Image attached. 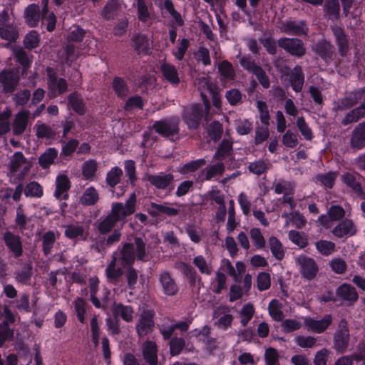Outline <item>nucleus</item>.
Listing matches in <instances>:
<instances>
[{
    "mask_svg": "<svg viewBox=\"0 0 365 365\" xmlns=\"http://www.w3.org/2000/svg\"><path fill=\"white\" fill-rule=\"evenodd\" d=\"M324 16L333 21L340 19V4L339 0H324L323 5Z\"/></svg>",
    "mask_w": 365,
    "mask_h": 365,
    "instance_id": "23",
    "label": "nucleus"
},
{
    "mask_svg": "<svg viewBox=\"0 0 365 365\" xmlns=\"http://www.w3.org/2000/svg\"><path fill=\"white\" fill-rule=\"evenodd\" d=\"M135 207L136 195L133 193L125 204L123 202L113 203L110 213L96 222L94 226L100 235H108L118 222H121L123 224L125 223L126 218L135 212Z\"/></svg>",
    "mask_w": 365,
    "mask_h": 365,
    "instance_id": "1",
    "label": "nucleus"
},
{
    "mask_svg": "<svg viewBox=\"0 0 365 365\" xmlns=\"http://www.w3.org/2000/svg\"><path fill=\"white\" fill-rule=\"evenodd\" d=\"M331 31L335 39L338 53L342 58L346 57L349 51V38L344 29L338 26H331Z\"/></svg>",
    "mask_w": 365,
    "mask_h": 365,
    "instance_id": "8",
    "label": "nucleus"
},
{
    "mask_svg": "<svg viewBox=\"0 0 365 365\" xmlns=\"http://www.w3.org/2000/svg\"><path fill=\"white\" fill-rule=\"evenodd\" d=\"M171 356L179 355L185 346V341L181 337H173L169 342Z\"/></svg>",
    "mask_w": 365,
    "mask_h": 365,
    "instance_id": "47",
    "label": "nucleus"
},
{
    "mask_svg": "<svg viewBox=\"0 0 365 365\" xmlns=\"http://www.w3.org/2000/svg\"><path fill=\"white\" fill-rule=\"evenodd\" d=\"M68 106L79 115H84L86 113L85 105L83 103V99L79 97L76 92H73L68 96Z\"/></svg>",
    "mask_w": 365,
    "mask_h": 365,
    "instance_id": "34",
    "label": "nucleus"
},
{
    "mask_svg": "<svg viewBox=\"0 0 365 365\" xmlns=\"http://www.w3.org/2000/svg\"><path fill=\"white\" fill-rule=\"evenodd\" d=\"M268 242L274 257L278 260H282L284 258V252L280 241L277 237L272 236L269 239Z\"/></svg>",
    "mask_w": 365,
    "mask_h": 365,
    "instance_id": "42",
    "label": "nucleus"
},
{
    "mask_svg": "<svg viewBox=\"0 0 365 365\" xmlns=\"http://www.w3.org/2000/svg\"><path fill=\"white\" fill-rule=\"evenodd\" d=\"M29 111L22 110L15 115L12 124L14 135H20L26 130L29 121Z\"/></svg>",
    "mask_w": 365,
    "mask_h": 365,
    "instance_id": "21",
    "label": "nucleus"
},
{
    "mask_svg": "<svg viewBox=\"0 0 365 365\" xmlns=\"http://www.w3.org/2000/svg\"><path fill=\"white\" fill-rule=\"evenodd\" d=\"M150 207L153 210L149 211V214L153 217H155L161 214H165L168 216H175L178 214V210L174 207H167L163 205H158L151 202Z\"/></svg>",
    "mask_w": 365,
    "mask_h": 365,
    "instance_id": "35",
    "label": "nucleus"
},
{
    "mask_svg": "<svg viewBox=\"0 0 365 365\" xmlns=\"http://www.w3.org/2000/svg\"><path fill=\"white\" fill-rule=\"evenodd\" d=\"M155 312L152 309H143L139 314L135 329L140 337L153 332L155 327Z\"/></svg>",
    "mask_w": 365,
    "mask_h": 365,
    "instance_id": "5",
    "label": "nucleus"
},
{
    "mask_svg": "<svg viewBox=\"0 0 365 365\" xmlns=\"http://www.w3.org/2000/svg\"><path fill=\"white\" fill-rule=\"evenodd\" d=\"M133 309L130 306H125L121 303H115L113 308L114 317L120 316L121 318L127 322L133 320Z\"/></svg>",
    "mask_w": 365,
    "mask_h": 365,
    "instance_id": "30",
    "label": "nucleus"
},
{
    "mask_svg": "<svg viewBox=\"0 0 365 365\" xmlns=\"http://www.w3.org/2000/svg\"><path fill=\"white\" fill-rule=\"evenodd\" d=\"M339 329L334 336V348L338 353H344L346 351L350 339L347 322L342 319L339 323Z\"/></svg>",
    "mask_w": 365,
    "mask_h": 365,
    "instance_id": "7",
    "label": "nucleus"
},
{
    "mask_svg": "<svg viewBox=\"0 0 365 365\" xmlns=\"http://www.w3.org/2000/svg\"><path fill=\"white\" fill-rule=\"evenodd\" d=\"M205 165V160L204 159L193 160L185 164L181 168L180 172L183 174L195 172Z\"/></svg>",
    "mask_w": 365,
    "mask_h": 365,
    "instance_id": "59",
    "label": "nucleus"
},
{
    "mask_svg": "<svg viewBox=\"0 0 365 365\" xmlns=\"http://www.w3.org/2000/svg\"><path fill=\"white\" fill-rule=\"evenodd\" d=\"M365 94V87L350 92L346 96L340 99L338 109L340 110L349 109L356 105L359 100Z\"/></svg>",
    "mask_w": 365,
    "mask_h": 365,
    "instance_id": "15",
    "label": "nucleus"
},
{
    "mask_svg": "<svg viewBox=\"0 0 365 365\" xmlns=\"http://www.w3.org/2000/svg\"><path fill=\"white\" fill-rule=\"evenodd\" d=\"M3 240L6 246L15 258H18L23 255L22 242L19 235H14L10 231H6L4 234Z\"/></svg>",
    "mask_w": 365,
    "mask_h": 365,
    "instance_id": "12",
    "label": "nucleus"
},
{
    "mask_svg": "<svg viewBox=\"0 0 365 365\" xmlns=\"http://www.w3.org/2000/svg\"><path fill=\"white\" fill-rule=\"evenodd\" d=\"M312 50L326 63L332 62L336 58L334 46L328 40L323 38L312 46Z\"/></svg>",
    "mask_w": 365,
    "mask_h": 365,
    "instance_id": "4",
    "label": "nucleus"
},
{
    "mask_svg": "<svg viewBox=\"0 0 365 365\" xmlns=\"http://www.w3.org/2000/svg\"><path fill=\"white\" fill-rule=\"evenodd\" d=\"M207 134L215 142L218 141L222 135L223 128L222 124L217 120L212 121L206 128Z\"/></svg>",
    "mask_w": 365,
    "mask_h": 365,
    "instance_id": "44",
    "label": "nucleus"
},
{
    "mask_svg": "<svg viewBox=\"0 0 365 365\" xmlns=\"http://www.w3.org/2000/svg\"><path fill=\"white\" fill-rule=\"evenodd\" d=\"M71 188V181L65 174L58 175L56 180V191L54 196L56 199L67 200L69 197L68 190Z\"/></svg>",
    "mask_w": 365,
    "mask_h": 365,
    "instance_id": "17",
    "label": "nucleus"
},
{
    "mask_svg": "<svg viewBox=\"0 0 365 365\" xmlns=\"http://www.w3.org/2000/svg\"><path fill=\"white\" fill-rule=\"evenodd\" d=\"M342 181L349 187H351L359 197L365 199V192L363 191L361 184L356 180L355 177L349 173H346L341 175Z\"/></svg>",
    "mask_w": 365,
    "mask_h": 365,
    "instance_id": "33",
    "label": "nucleus"
},
{
    "mask_svg": "<svg viewBox=\"0 0 365 365\" xmlns=\"http://www.w3.org/2000/svg\"><path fill=\"white\" fill-rule=\"evenodd\" d=\"M30 97V91L29 89H24L14 94L12 99L16 106H24L28 103Z\"/></svg>",
    "mask_w": 365,
    "mask_h": 365,
    "instance_id": "57",
    "label": "nucleus"
},
{
    "mask_svg": "<svg viewBox=\"0 0 365 365\" xmlns=\"http://www.w3.org/2000/svg\"><path fill=\"white\" fill-rule=\"evenodd\" d=\"M317 250L322 255L328 256L335 250V244L331 241L319 240L315 242Z\"/></svg>",
    "mask_w": 365,
    "mask_h": 365,
    "instance_id": "51",
    "label": "nucleus"
},
{
    "mask_svg": "<svg viewBox=\"0 0 365 365\" xmlns=\"http://www.w3.org/2000/svg\"><path fill=\"white\" fill-rule=\"evenodd\" d=\"M24 18L29 26L31 27L36 26L41 18L39 5L36 4L29 5L25 9Z\"/></svg>",
    "mask_w": 365,
    "mask_h": 365,
    "instance_id": "24",
    "label": "nucleus"
},
{
    "mask_svg": "<svg viewBox=\"0 0 365 365\" xmlns=\"http://www.w3.org/2000/svg\"><path fill=\"white\" fill-rule=\"evenodd\" d=\"M365 116V108L361 104L350 111H349L341 120V124L347 125L351 123L358 122L361 118Z\"/></svg>",
    "mask_w": 365,
    "mask_h": 365,
    "instance_id": "29",
    "label": "nucleus"
},
{
    "mask_svg": "<svg viewBox=\"0 0 365 365\" xmlns=\"http://www.w3.org/2000/svg\"><path fill=\"white\" fill-rule=\"evenodd\" d=\"M112 87L120 97H125L128 93L127 84L122 78L115 77L112 83Z\"/></svg>",
    "mask_w": 365,
    "mask_h": 365,
    "instance_id": "49",
    "label": "nucleus"
},
{
    "mask_svg": "<svg viewBox=\"0 0 365 365\" xmlns=\"http://www.w3.org/2000/svg\"><path fill=\"white\" fill-rule=\"evenodd\" d=\"M250 237L258 249L264 247L265 240L259 228H252L250 230Z\"/></svg>",
    "mask_w": 365,
    "mask_h": 365,
    "instance_id": "63",
    "label": "nucleus"
},
{
    "mask_svg": "<svg viewBox=\"0 0 365 365\" xmlns=\"http://www.w3.org/2000/svg\"><path fill=\"white\" fill-rule=\"evenodd\" d=\"M257 288L260 291L267 290L270 287V274L267 272H260L257 278Z\"/></svg>",
    "mask_w": 365,
    "mask_h": 365,
    "instance_id": "58",
    "label": "nucleus"
},
{
    "mask_svg": "<svg viewBox=\"0 0 365 365\" xmlns=\"http://www.w3.org/2000/svg\"><path fill=\"white\" fill-rule=\"evenodd\" d=\"M14 330L9 328V323L6 321L0 324V347L3 346L6 340H13Z\"/></svg>",
    "mask_w": 365,
    "mask_h": 365,
    "instance_id": "50",
    "label": "nucleus"
},
{
    "mask_svg": "<svg viewBox=\"0 0 365 365\" xmlns=\"http://www.w3.org/2000/svg\"><path fill=\"white\" fill-rule=\"evenodd\" d=\"M285 77V81L289 82L295 92L302 91L304 83V75L301 66H294Z\"/></svg>",
    "mask_w": 365,
    "mask_h": 365,
    "instance_id": "13",
    "label": "nucleus"
},
{
    "mask_svg": "<svg viewBox=\"0 0 365 365\" xmlns=\"http://www.w3.org/2000/svg\"><path fill=\"white\" fill-rule=\"evenodd\" d=\"M143 355L144 359L150 365H157V346L155 342L147 341L143 344Z\"/></svg>",
    "mask_w": 365,
    "mask_h": 365,
    "instance_id": "26",
    "label": "nucleus"
},
{
    "mask_svg": "<svg viewBox=\"0 0 365 365\" xmlns=\"http://www.w3.org/2000/svg\"><path fill=\"white\" fill-rule=\"evenodd\" d=\"M161 71L165 78L173 84H177L180 82L178 71L175 67L168 63H163L161 66Z\"/></svg>",
    "mask_w": 365,
    "mask_h": 365,
    "instance_id": "36",
    "label": "nucleus"
},
{
    "mask_svg": "<svg viewBox=\"0 0 365 365\" xmlns=\"http://www.w3.org/2000/svg\"><path fill=\"white\" fill-rule=\"evenodd\" d=\"M232 151V141L223 139L220 143L217 150L216 151L214 158L215 160H222L229 156Z\"/></svg>",
    "mask_w": 365,
    "mask_h": 365,
    "instance_id": "37",
    "label": "nucleus"
},
{
    "mask_svg": "<svg viewBox=\"0 0 365 365\" xmlns=\"http://www.w3.org/2000/svg\"><path fill=\"white\" fill-rule=\"evenodd\" d=\"M332 317L330 314L325 315L321 320L308 319L305 320V324L312 331L321 333L324 331L331 324Z\"/></svg>",
    "mask_w": 365,
    "mask_h": 365,
    "instance_id": "25",
    "label": "nucleus"
},
{
    "mask_svg": "<svg viewBox=\"0 0 365 365\" xmlns=\"http://www.w3.org/2000/svg\"><path fill=\"white\" fill-rule=\"evenodd\" d=\"M336 295L346 302L349 305L356 302L359 297L355 287L346 283L341 284L336 289Z\"/></svg>",
    "mask_w": 365,
    "mask_h": 365,
    "instance_id": "18",
    "label": "nucleus"
},
{
    "mask_svg": "<svg viewBox=\"0 0 365 365\" xmlns=\"http://www.w3.org/2000/svg\"><path fill=\"white\" fill-rule=\"evenodd\" d=\"M32 264L28 262L24 264L21 270L16 274V279L21 284H27L30 281L32 272Z\"/></svg>",
    "mask_w": 365,
    "mask_h": 365,
    "instance_id": "45",
    "label": "nucleus"
},
{
    "mask_svg": "<svg viewBox=\"0 0 365 365\" xmlns=\"http://www.w3.org/2000/svg\"><path fill=\"white\" fill-rule=\"evenodd\" d=\"M203 117V110L200 105H193L184 111L182 118L190 129H197Z\"/></svg>",
    "mask_w": 365,
    "mask_h": 365,
    "instance_id": "9",
    "label": "nucleus"
},
{
    "mask_svg": "<svg viewBox=\"0 0 365 365\" xmlns=\"http://www.w3.org/2000/svg\"><path fill=\"white\" fill-rule=\"evenodd\" d=\"M131 46L138 53L141 51H147L149 46L148 38L145 35L135 34L131 38Z\"/></svg>",
    "mask_w": 365,
    "mask_h": 365,
    "instance_id": "38",
    "label": "nucleus"
},
{
    "mask_svg": "<svg viewBox=\"0 0 365 365\" xmlns=\"http://www.w3.org/2000/svg\"><path fill=\"white\" fill-rule=\"evenodd\" d=\"M123 274L128 283V287L130 289H134L135 284L138 282V272L132 265H126L125 267Z\"/></svg>",
    "mask_w": 365,
    "mask_h": 365,
    "instance_id": "40",
    "label": "nucleus"
},
{
    "mask_svg": "<svg viewBox=\"0 0 365 365\" xmlns=\"http://www.w3.org/2000/svg\"><path fill=\"white\" fill-rule=\"evenodd\" d=\"M56 242L55 234L53 231L46 232L42 237L43 252L45 255L51 253V249Z\"/></svg>",
    "mask_w": 365,
    "mask_h": 365,
    "instance_id": "48",
    "label": "nucleus"
},
{
    "mask_svg": "<svg viewBox=\"0 0 365 365\" xmlns=\"http://www.w3.org/2000/svg\"><path fill=\"white\" fill-rule=\"evenodd\" d=\"M26 163H28V160L21 152L14 153L9 162L10 173H16L23 164Z\"/></svg>",
    "mask_w": 365,
    "mask_h": 365,
    "instance_id": "41",
    "label": "nucleus"
},
{
    "mask_svg": "<svg viewBox=\"0 0 365 365\" xmlns=\"http://www.w3.org/2000/svg\"><path fill=\"white\" fill-rule=\"evenodd\" d=\"M122 175L123 171L120 168H119L118 167L113 168L107 174V184L110 187H114L120 182Z\"/></svg>",
    "mask_w": 365,
    "mask_h": 365,
    "instance_id": "52",
    "label": "nucleus"
},
{
    "mask_svg": "<svg viewBox=\"0 0 365 365\" xmlns=\"http://www.w3.org/2000/svg\"><path fill=\"white\" fill-rule=\"evenodd\" d=\"M39 44L38 36L36 31L29 32L24 40V45L26 48L32 49L36 48Z\"/></svg>",
    "mask_w": 365,
    "mask_h": 365,
    "instance_id": "61",
    "label": "nucleus"
},
{
    "mask_svg": "<svg viewBox=\"0 0 365 365\" xmlns=\"http://www.w3.org/2000/svg\"><path fill=\"white\" fill-rule=\"evenodd\" d=\"M328 215L330 220L338 221L344 217L345 210L339 205H332L328 211Z\"/></svg>",
    "mask_w": 365,
    "mask_h": 365,
    "instance_id": "64",
    "label": "nucleus"
},
{
    "mask_svg": "<svg viewBox=\"0 0 365 365\" xmlns=\"http://www.w3.org/2000/svg\"><path fill=\"white\" fill-rule=\"evenodd\" d=\"M297 262L300 265V272L304 278L312 280L317 276L319 268L312 258L300 256L297 258Z\"/></svg>",
    "mask_w": 365,
    "mask_h": 365,
    "instance_id": "10",
    "label": "nucleus"
},
{
    "mask_svg": "<svg viewBox=\"0 0 365 365\" xmlns=\"http://www.w3.org/2000/svg\"><path fill=\"white\" fill-rule=\"evenodd\" d=\"M173 175L165 174L163 175L145 174L144 180L148 181L158 189H165L173 181Z\"/></svg>",
    "mask_w": 365,
    "mask_h": 365,
    "instance_id": "20",
    "label": "nucleus"
},
{
    "mask_svg": "<svg viewBox=\"0 0 365 365\" xmlns=\"http://www.w3.org/2000/svg\"><path fill=\"white\" fill-rule=\"evenodd\" d=\"M65 228V235L71 240L83 236L84 233V228L83 226L68 225L66 226Z\"/></svg>",
    "mask_w": 365,
    "mask_h": 365,
    "instance_id": "56",
    "label": "nucleus"
},
{
    "mask_svg": "<svg viewBox=\"0 0 365 365\" xmlns=\"http://www.w3.org/2000/svg\"><path fill=\"white\" fill-rule=\"evenodd\" d=\"M19 68L4 69L0 72L1 92L11 94L18 88L20 81Z\"/></svg>",
    "mask_w": 365,
    "mask_h": 365,
    "instance_id": "2",
    "label": "nucleus"
},
{
    "mask_svg": "<svg viewBox=\"0 0 365 365\" xmlns=\"http://www.w3.org/2000/svg\"><path fill=\"white\" fill-rule=\"evenodd\" d=\"M107 237H103L102 240L96 242V249L99 252L101 250L98 247L99 245L110 247L114 244L119 242L122 237V232L120 229H114L108 233Z\"/></svg>",
    "mask_w": 365,
    "mask_h": 365,
    "instance_id": "27",
    "label": "nucleus"
},
{
    "mask_svg": "<svg viewBox=\"0 0 365 365\" xmlns=\"http://www.w3.org/2000/svg\"><path fill=\"white\" fill-rule=\"evenodd\" d=\"M17 33L9 25L0 26V36L3 39L14 41L17 38Z\"/></svg>",
    "mask_w": 365,
    "mask_h": 365,
    "instance_id": "62",
    "label": "nucleus"
},
{
    "mask_svg": "<svg viewBox=\"0 0 365 365\" xmlns=\"http://www.w3.org/2000/svg\"><path fill=\"white\" fill-rule=\"evenodd\" d=\"M282 33L291 34L294 36H302L307 35L308 27L305 21H285L279 27Z\"/></svg>",
    "mask_w": 365,
    "mask_h": 365,
    "instance_id": "11",
    "label": "nucleus"
},
{
    "mask_svg": "<svg viewBox=\"0 0 365 365\" xmlns=\"http://www.w3.org/2000/svg\"><path fill=\"white\" fill-rule=\"evenodd\" d=\"M218 70L222 76L228 79H232L235 77V71L232 65L227 61H223L218 66Z\"/></svg>",
    "mask_w": 365,
    "mask_h": 365,
    "instance_id": "60",
    "label": "nucleus"
},
{
    "mask_svg": "<svg viewBox=\"0 0 365 365\" xmlns=\"http://www.w3.org/2000/svg\"><path fill=\"white\" fill-rule=\"evenodd\" d=\"M99 200V194L96 189L93 187L87 188L82 196L80 197L79 202L83 206H91L96 205Z\"/></svg>",
    "mask_w": 365,
    "mask_h": 365,
    "instance_id": "31",
    "label": "nucleus"
},
{
    "mask_svg": "<svg viewBox=\"0 0 365 365\" xmlns=\"http://www.w3.org/2000/svg\"><path fill=\"white\" fill-rule=\"evenodd\" d=\"M159 281L164 293L168 296H175L178 292V287L170 274L164 271L160 274Z\"/></svg>",
    "mask_w": 365,
    "mask_h": 365,
    "instance_id": "19",
    "label": "nucleus"
},
{
    "mask_svg": "<svg viewBox=\"0 0 365 365\" xmlns=\"http://www.w3.org/2000/svg\"><path fill=\"white\" fill-rule=\"evenodd\" d=\"M121 10V4L117 0H108L103 8L101 15L106 20L114 19Z\"/></svg>",
    "mask_w": 365,
    "mask_h": 365,
    "instance_id": "22",
    "label": "nucleus"
},
{
    "mask_svg": "<svg viewBox=\"0 0 365 365\" xmlns=\"http://www.w3.org/2000/svg\"><path fill=\"white\" fill-rule=\"evenodd\" d=\"M337 176V173L336 172H329L326 174H319L317 175L316 178L323 185L327 187L332 188L334 184V181Z\"/></svg>",
    "mask_w": 365,
    "mask_h": 365,
    "instance_id": "53",
    "label": "nucleus"
},
{
    "mask_svg": "<svg viewBox=\"0 0 365 365\" xmlns=\"http://www.w3.org/2000/svg\"><path fill=\"white\" fill-rule=\"evenodd\" d=\"M180 120L178 118H170L155 121L153 125L155 131L163 137L173 136L179 133Z\"/></svg>",
    "mask_w": 365,
    "mask_h": 365,
    "instance_id": "6",
    "label": "nucleus"
},
{
    "mask_svg": "<svg viewBox=\"0 0 365 365\" xmlns=\"http://www.w3.org/2000/svg\"><path fill=\"white\" fill-rule=\"evenodd\" d=\"M350 147L354 150H361L365 147V122L359 123L352 130Z\"/></svg>",
    "mask_w": 365,
    "mask_h": 365,
    "instance_id": "14",
    "label": "nucleus"
},
{
    "mask_svg": "<svg viewBox=\"0 0 365 365\" xmlns=\"http://www.w3.org/2000/svg\"><path fill=\"white\" fill-rule=\"evenodd\" d=\"M277 45L286 53L296 58H302L306 54L305 44L302 39L298 38H280L277 41Z\"/></svg>",
    "mask_w": 365,
    "mask_h": 365,
    "instance_id": "3",
    "label": "nucleus"
},
{
    "mask_svg": "<svg viewBox=\"0 0 365 365\" xmlns=\"http://www.w3.org/2000/svg\"><path fill=\"white\" fill-rule=\"evenodd\" d=\"M297 125L304 138L307 140L313 138V133L304 117H299L297 120Z\"/></svg>",
    "mask_w": 365,
    "mask_h": 365,
    "instance_id": "55",
    "label": "nucleus"
},
{
    "mask_svg": "<svg viewBox=\"0 0 365 365\" xmlns=\"http://www.w3.org/2000/svg\"><path fill=\"white\" fill-rule=\"evenodd\" d=\"M356 232L357 229L353 221L348 218L343 220L331 230V233L339 238L346 235L354 236L356 235Z\"/></svg>",
    "mask_w": 365,
    "mask_h": 365,
    "instance_id": "16",
    "label": "nucleus"
},
{
    "mask_svg": "<svg viewBox=\"0 0 365 365\" xmlns=\"http://www.w3.org/2000/svg\"><path fill=\"white\" fill-rule=\"evenodd\" d=\"M24 195L26 197L40 198L43 195V190L42 186L36 181H32L28 183L24 190Z\"/></svg>",
    "mask_w": 365,
    "mask_h": 365,
    "instance_id": "39",
    "label": "nucleus"
},
{
    "mask_svg": "<svg viewBox=\"0 0 365 365\" xmlns=\"http://www.w3.org/2000/svg\"><path fill=\"white\" fill-rule=\"evenodd\" d=\"M98 163L95 160L85 162L82 166V175L87 179L92 178L97 170Z\"/></svg>",
    "mask_w": 365,
    "mask_h": 365,
    "instance_id": "54",
    "label": "nucleus"
},
{
    "mask_svg": "<svg viewBox=\"0 0 365 365\" xmlns=\"http://www.w3.org/2000/svg\"><path fill=\"white\" fill-rule=\"evenodd\" d=\"M175 267L182 272L183 274L188 277L191 286L195 284L196 272L191 265L183 262H178L175 264Z\"/></svg>",
    "mask_w": 365,
    "mask_h": 365,
    "instance_id": "43",
    "label": "nucleus"
},
{
    "mask_svg": "<svg viewBox=\"0 0 365 365\" xmlns=\"http://www.w3.org/2000/svg\"><path fill=\"white\" fill-rule=\"evenodd\" d=\"M120 254L123 267L126 265H132L134 263L135 257L133 244L129 242L124 243Z\"/></svg>",
    "mask_w": 365,
    "mask_h": 365,
    "instance_id": "28",
    "label": "nucleus"
},
{
    "mask_svg": "<svg viewBox=\"0 0 365 365\" xmlns=\"http://www.w3.org/2000/svg\"><path fill=\"white\" fill-rule=\"evenodd\" d=\"M57 156V150L54 148H49L38 158V164L42 168L46 169L54 163Z\"/></svg>",
    "mask_w": 365,
    "mask_h": 365,
    "instance_id": "32",
    "label": "nucleus"
},
{
    "mask_svg": "<svg viewBox=\"0 0 365 365\" xmlns=\"http://www.w3.org/2000/svg\"><path fill=\"white\" fill-rule=\"evenodd\" d=\"M289 239L301 248H304L308 245L307 235L303 232L291 230L289 232Z\"/></svg>",
    "mask_w": 365,
    "mask_h": 365,
    "instance_id": "46",
    "label": "nucleus"
}]
</instances>
